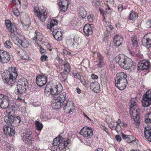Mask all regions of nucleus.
<instances>
[{"mask_svg": "<svg viewBox=\"0 0 151 151\" xmlns=\"http://www.w3.org/2000/svg\"><path fill=\"white\" fill-rule=\"evenodd\" d=\"M123 6L122 4H119L118 6V10L119 12H121L123 10Z\"/></svg>", "mask_w": 151, "mask_h": 151, "instance_id": "obj_54", "label": "nucleus"}, {"mask_svg": "<svg viewBox=\"0 0 151 151\" xmlns=\"http://www.w3.org/2000/svg\"><path fill=\"white\" fill-rule=\"evenodd\" d=\"M93 15H91V14L88 16L87 17V19L88 21L90 22H92L93 21V19L92 16Z\"/></svg>", "mask_w": 151, "mask_h": 151, "instance_id": "obj_49", "label": "nucleus"}, {"mask_svg": "<svg viewBox=\"0 0 151 151\" xmlns=\"http://www.w3.org/2000/svg\"><path fill=\"white\" fill-rule=\"evenodd\" d=\"M146 28H148L151 27V19H149L144 25Z\"/></svg>", "mask_w": 151, "mask_h": 151, "instance_id": "obj_44", "label": "nucleus"}, {"mask_svg": "<svg viewBox=\"0 0 151 151\" xmlns=\"http://www.w3.org/2000/svg\"><path fill=\"white\" fill-rule=\"evenodd\" d=\"M93 25L92 24H86L83 28L84 32L86 35L88 36L93 33Z\"/></svg>", "mask_w": 151, "mask_h": 151, "instance_id": "obj_23", "label": "nucleus"}, {"mask_svg": "<svg viewBox=\"0 0 151 151\" xmlns=\"http://www.w3.org/2000/svg\"><path fill=\"white\" fill-rule=\"evenodd\" d=\"M79 16L83 18H84L86 17L87 12L85 10L84 7L80 6L78 7L77 9Z\"/></svg>", "mask_w": 151, "mask_h": 151, "instance_id": "obj_29", "label": "nucleus"}, {"mask_svg": "<svg viewBox=\"0 0 151 151\" xmlns=\"http://www.w3.org/2000/svg\"><path fill=\"white\" fill-rule=\"evenodd\" d=\"M132 45L135 47H137L138 46L137 42V36H133L131 38Z\"/></svg>", "mask_w": 151, "mask_h": 151, "instance_id": "obj_34", "label": "nucleus"}, {"mask_svg": "<svg viewBox=\"0 0 151 151\" xmlns=\"http://www.w3.org/2000/svg\"><path fill=\"white\" fill-rule=\"evenodd\" d=\"M130 109H137V106L136 102L134 101H131L129 102Z\"/></svg>", "mask_w": 151, "mask_h": 151, "instance_id": "obj_38", "label": "nucleus"}, {"mask_svg": "<svg viewBox=\"0 0 151 151\" xmlns=\"http://www.w3.org/2000/svg\"><path fill=\"white\" fill-rule=\"evenodd\" d=\"M13 1L15 2L16 4H20L21 2L19 0H13Z\"/></svg>", "mask_w": 151, "mask_h": 151, "instance_id": "obj_63", "label": "nucleus"}, {"mask_svg": "<svg viewBox=\"0 0 151 151\" xmlns=\"http://www.w3.org/2000/svg\"><path fill=\"white\" fill-rule=\"evenodd\" d=\"M64 71L67 73H69L70 72V67L69 63L68 62H66L64 64Z\"/></svg>", "mask_w": 151, "mask_h": 151, "instance_id": "obj_35", "label": "nucleus"}, {"mask_svg": "<svg viewBox=\"0 0 151 151\" xmlns=\"http://www.w3.org/2000/svg\"><path fill=\"white\" fill-rule=\"evenodd\" d=\"M115 60L121 68L125 70L129 69L135 64L131 58L124 55L120 54L116 56Z\"/></svg>", "mask_w": 151, "mask_h": 151, "instance_id": "obj_3", "label": "nucleus"}, {"mask_svg": "<svg viewBox=\"0 0 151 151\" xmlns=\"http://www.w3.org/2000/svg\"><path fill=\"white\" fill-rule=\"evenodd\" d=\"M106 72L104 70H102L101 72V81L103 80L104 78H106Z\"/></svg>", "mask_w": 151, "mask_h": 151, "instance_id": "obj_46", "label": "nucleus"}, {"mask_svg": "<svg viewBox=\"0 0 151 151\" xmlns=\"http://www.w3.org/2000/svg\"><path fill=\"white\" fill-rule=\"evenodd\" d=\"M22 25H23V27L25 29H26L28 27H29V26L28 24H25L22 22Z\"/></svg>", "mask_w": 151, "mask_h": 151, "instance_id": "obj_62", "label": "nucleus"}, {"mask_svg": "<svg viewBox=\"0 0 151 151\" xmlns=\"http://www.w3.org/2000/svg\"><path fill=\"white\" fill-rule=\"evenodd\" d=\"M101 128L105 132H106L108 134H109V132L108 130V129L106 127L104 126H102V127H101Z\"/></svg>", "mask_w": 151, "mask_h": 151, "instance_id": "obj_56", "label": "nucleus"}, {"mask_svg": "<svg viewBox=\"0 0 151 151\" xmlns=\"http://www.w3.org/2000/svg\"><path fill=\"white\" fill-rule=\"evenodd\" d=\"M91 77H92V78L93 79H97L98 78V76H97L93 74H92Z\"/></svg>", "mask_w": 151, "mask_h": 151, "instance_id": "obj_59", "label": "nucleus"}, {"mask_svg": "<svg viewBox=\"0 0 151 151\" xmlns=\"http://www.w3.org/2000/svg\"><path fill=\"white\" fill-rule=\"evenodd\" d=\"M9 111H6V112L7 114L5 116L4 118V122L8 125H14V124H16L17 123L18 120H15V123H13L12 122V119L14 118V114L15 113V110H13V109H11Z\"/></svg>", "mask_w": 151, "mask_h": 151, "instance_id": "obj_14", "label": "nucleus"}, {"mask_svg": "<svg viewBox=\"0 0 151 151\" xmlns=\"http://www.w3.org/2000/svg\"><path fill=\"white\" fill-rule=\"evenodd\" d=\"M12 11L15 16H18L19 15V12L18 10V9L16 6H14L13 7Z\"/></svg>", "mask_w": 151, "mask_h": 151, "instance_id": "obj_39", "label": "nucleus"}, {"mask_svg": "<svg viewBox=\"0 0 151 151\" xmlns=\"http://www.w3.org/2000/svg\"><path fill=\"white\" fill-rule=\"evenodd\" d=\"M145 120L149 125H147V126L145 127L144 134L148 140L151 142V112L145 115Z\"/></svg>", "mask_w": 151, "mask_h": 151, "instance_id": "obj_9", "label": "nucleus"}, {"mask_svg": "<svg viewBox=\"0 0 151 151\" xmlns=\"http://www.w3.org/2000/svg\"><path fill=\"white\" fill-rule=\"evenodd\" d=\"M40 52L41 54H45L46 52V50L41 46L40 47Z\"/></svg>", "mask_w": 151, "mask_h": 151, "instance_id": "obj_51", "label": "nucleus"}, {"mask_svg": "<svg viewBox=\"0 0 151 151\" xmlns=\"http://www.w3.org/2000/svg\"><path fill=\"white\" fill-rule=\"evenodd\" d=\"M14 119H12V123H15V120L16 119V121L17 120V119L18 120L17 121V124H14V125H12V126H13L14 127H17L20 124V122L21 121V118L19 116H15L14 114Z\"/></svg>", "mask_w": 151, "mask_h": 151, "instance_id": "obj_32", "label": "nucleus"}, {"mask_svg": "<svg viewBox=\"0 0 151 151\" xmlns=\"http://www.w3.org/2000/svg\"><path fill=\"white\" fill-rule=\"evenodd\" d=\"M68 98V96L65 92L60 94L59 96L53 97L51 101V105L52 108L57 110L61 107H63L64 101Z\"/></svg>", "mask_w": 151, "mask_h": 151, "instance_id": "obj_7", "label": "nucleus"}, {"mask_svg": "<svg viewBox=\"0 0 151 151\" xmlns=\"http://www.w3.org/2000/svg\"><path fill=\"white\" fill-rule=\"evenodd\" d=\"M138 140H137V139L136 138H134V140H131V142L130 143H131L133 144L134 145H137V143Z\"/></svg>", "mask_w": 151, "mask_h": 151, "instance_id": "obj_53", "label": "nucleus"}, {"mask_svg": "<svg viewBox=\"0 0 151 151\" xmlns=\"http://www.w3.org/2000/svg\"><path fill=\"white\" fill-rule=\"evenodd\" d=\"M1 143L2 145L4 147L6 146L7 147L9 145V143L6 141H4V140L2 141L1 142Z\"/></svg>", "mask_w": 151, "mask_h": 151, "instance_id": "obj_48", "label": "nucleus"}, {"mask_svg": "<svg viewBox=\"0 0 151 151\" xmlns=\"http://www.w3.org/2000/svg\"><path fill=\"white\" fill-rule=\"evenodd\" d=\"M47 58V55H43L41 56L40 58V59L41 60L44 61L46 60V59Z\"/></svg>", "mask_w": 151, "mask_h": 151, "instance_id": "obj_55", "label": "nucleus"}, {"mask_svg": "<svg viewBox=\"0 0 151 151\" xmlns=\"http://www.w3.org/2000/svg\"><path fill=\"white\" fill-rule=\"evenodd\" d=\"M44 93L46 96L50 97H53V96H54L50 88V87L48 86V85H47L45 88Z\"/></svg>", "mask_w": 151, "mask_h": 151, "instance_id": "obj_30", "label": "nucleus"}, {"mask_svg": "<svg viewBox=\"0 0 151 151\" xmlns=\"http://www.w3.org/2000/svg\"><path fill=\"white\" fill-rule=\"evenodd\" d=\"M4 46L7 48H10L12 46L11 42L9 40H6L4 44Z\"/></svg>", "mask_w": 151, "mask_h": 151, "instance_id": "obj_40", "label": "nucleus"}, {"mask_svg": "<svg viewBox=\"0 0 151 151\" xmlns=\"http://www.w3.org/2000/svg\"><path fill=\"white\" fill-rule=\"evenodd\" d=\"M115 138L116 140L118 142H120L121 141V137L119 135L115 136Z\"/></svg>", "mask_w": 151, "mask_h": 151, "instance_id": "obj_52", "label": "nucleus"}, {"mask_svg": "<svg viewBox=\"0 0 151 151\" xmlns=\"http://www.w3.org/2000/svg\"><path fill=\"white\" fill-rule=\"evenodd\" d=\"M34 11L35 14V15L38 17L39 20L42 22H44L46 18L47 12L45 9H42L41 8L35 7L34 8Z\"/></svg>", "mask_w": 151, "mask_h": 151, "instance_id": "obj_12", "label": "nucleus"}, {"mask_svg": "<svg viewBox=\"0 0 151 151\" xmlns=\"http://www.w3.org/2000/svg\"><path fill=\"white\" fill-rule=\"evenodd\" d=\"M73 103L67 99L63 102V108L64 112L67 114H70L74 110L73 108Z\"/></svg>", "mask_w": 151, "mask_h": 151, "instance_id": "obj_15", "label": "nucleus"}, {"mask_svg": "<svg viewBox=\"0 0 151 151\" xmlns=\"http://www.w3.org/2000/svg\"><path fill=\"white\" fill-rule=\"evenodd\" d=\"M29 86L28 82L26 78H22L19 80L14 91L15 94L18 96V99L22 100L20 97L26 93Z\"/></svg>", "mask_w": 151, "mask_h": 151, "instance_id": "obj_2", "label": "nucleus"}, {"mask_svg": "<svg viewBox=\"0 0 151 151\" xmlns=\"http://www.w3.org/2000/svg\"><path fill=\"white\" fill-rule=\"evenodd\" d=\"M4 131L5 134L8 136H12L15 134L14 129L9 126H6L4 128Z\"/></svg>", "mask_w": 151, "mask_h": 151, "instance_id": "obj_25", "label": "nucleus"}, {"mask_svg": "<svg viewBox=\"0 0 151 151\" xmlns=\"http://www.w3.org/2000/svg\"><path fill=\"white\" fill-rule=\"evenodd\" d=\"M48 86L50 87L54 96L60 94L63 89L61 84L56 80H54L50 82V85H48Z\"/></svg>", "mask_w": 151, "mask_h": 151, "instance_id": "obj_11", "label": "nucleus"}, {"mask_svg": "<svg viewBox=\"0 0 151 151\" xmlns=\"http://www.w3.org/2000/svg\"><path fill=\"white\" fill-rule=\"evenodd\" d=\"M69 139L65 141L55 138L53 140L52 149H53V150L55 151H65V147L69 144Z\"/></svg>", "mask_w": 151, "mask_h": 151, "instance_id": "obj_8", "label": "nucleus"}, {"mask_svg": "<svg viewBox=\"0 0 151 151\" xmlns=\"http://www.w3.org/2000/svg\"><path fill=\"white\" fill-rule=\"evenodd\" d=\"M9 149H8V151H15L14 148L11 146H9Z\"/></svg>", "mask_w": 151, "mask_h": 151, "instance_id": "obj_61", "label": "nucleus"}, {"mask_svg": "<svg viewBox=\"0 0 151 151\" xmlns=\"http://www.w3.org/2000/svg\"><path fill=\"white\" fill-rule=\"evenodd\" d=\"M142 43L147 48L149 49L151 48V33L145 35L141 41Z\"/></svg>", "mask_w": 151, "mask_h": 151, "instance_id": "obj_18", "label": "nucleus"}, {"mask_svg": "<svg viewBox=\"0 0 151 151\" xmlns=\"http://www.w3.org/2000/svg\"><path fill=\"white\" fill-rule=\"evenodd\" d=\"M129 54L132 56H134L136 54H134L130 50H129Z\"/></svg>", "mask_w": 151, "mask_h": 151, "instance_id": "obj_64", "label": "nucleus"}, {"mask_svg": "<svg viewBox=\"0 0 151 151\" xmlns=\"http://www.w3.org/2000/svg\"><path fill=\"white\" fill-rule=\"evenodd\" d=\"M142 104L145 107L151 105V89L147 91L143 96Z\"/></svg>", "mask_w": 151, "mask_h": 151, "instance_id": "obj_16", "label": "nucleus"}, {"mask_svg": "<svg viewBox=\"0 0 151 151\" xmlns=\"http://www.w3.org/2000/svg\"><path fill=\"white\" fill-rule=\"evenodd\" d=\"M47 78V75L45 74L42 73L37 76L36 83L39 86L42 87L46 83Z\"/></svg>", "mask_w": 151, "mask_h": 151, "instance_id": "obj_17", "label": "nucleus"}, {"mask_svg": "<svg viewBox=\"0 0 151 151\" xmlns=\"http://www.w3.org/2000/svg\"><path fill=\"white\" fill-rule=\"evenodd\" d=\"M10 59V56L6 52L0 50V62L2 63H7Z\"/></svg>", "mask_w": 151, "mask_h": 151, "instance_id": "obj_19", "label": "nucleus"}, {"mask_svg": "<svg viewBox=\"0 0 151 151\" xmlns=\"http://www.w3.org/2000/svg\"><path fill=\"white\" fill-rule=\"evenodd\" d=\"M68 98V96L65 92L60 94L59 96L53 97L51 101V105L52 108L57 110L61 107H63L64 101Z\"/></svg>", "mask_w": 151, "mask_h": 151, "instance_id": "obj_6", "label": "nucleus"}, {"mask_svg": "<svg viewBox=\"0 0 151 151\" xmlns=\"http://www.w3.org/2000/svg\"><path fill=\"white\" fill-rule=\"evenodd\" d=\"M129 112L133 119H136L137 120L139 119L140 117L139 113L137 112V108L129 109Z\"/></svg>", "mask_w": 151, "mask_h": 151, "instance_id": "obj_28", "label": "nucleus"}, {"mask_svg": "<svg viewBox=\"0 0 151 151\" xmlns=\"http://www.w3.org/2000/svg\"><path fill=\"white\" fill-rule=\"evenodd\" d=\"M126 73L121 72L116 74L115 78V86L120 90H124L126 87L128 82Z\"/></svg>", "mask_w": 151, "mask_h": 151, "instance_id": "obj_4", "label": "nucleus"}, {"mask_svg": "<svg viewBox=\"0 0 151 151\" xmlns=\"http://www.w3.org/2000/svg\"><path fill=\"white\" fill-rule=\"evenodd\" d=\"M108 124L109 127L111 129H112L113 128L114 125V122H108Z\"/></svg>", "mask_w": 151, "mask_h": 151, "instance_id": "obj_47", "label": "nucleus"}, {"mask_svg": "<svg viewBox=\"0 0 151 151\" xmlns=\"http://www.w3.org/2000/svg\"><path fill=\"white\" fill-rule=\"evenodd\" d=\"M141 24V22L140 21H137L135 23V25L138 27H139L140 26Z\"/></svg>", "mask_w": 151, "mask_h": 151, "instance_id": "obj_57", "label": "nucleus"}, {"mask_svg": "<svg viewBox=\"0 0 151 151\" xmlns=\"http://www.w3.org/2000/svg\"><path fill=\"white\" fill-rule=\"evenodd\" d=\"M69 2L68 0H60L59 3V6L61 12L66 11L68 7Z\"/></svg>", "mask_w": 151, "mask_h": 151, "instance_id": "obj_22", "label": "nucleus"}, {"mask_svg": "<svg viewBox=\"0 0 151 151\" xmlns=\"http://www.w3.org/2000/svg\"><path fill=\"white\" fill-rule=\"evenodd\" d=\"M35 125L36 129L39 131H41L43 128V126L42 123L38 121H35Z\"/></svg>", "mask_w": 151, "mask_h": 151, "instance_id": "obj_37", "label": "nucleus"}, {"mask_svg": "<svg viewBox=\"0 0 151 151\" xmlns=\"http://www.w3.org/2000/svg\"><path fill=\"white\" fill-rule=\"evenodd\" d=\"M19 45H20L22 47H25L26 46L25 45V42H26L25 39L24 37H21L16 39Z\"/></svg>", "mask_w": 151, "mask_h": 151, "instance_id": "obj_31", "label": "nucleus"}, {"mask_svg": "<svg viewBox=\"0 0 151 151\" xmlns=\"http://www.w3.org/2000/svg\"><path fill=\"white\" fill-rule=\"evenodd\" d=\"M121 126H122L124 127H127V124L125 123L124 122H122L121 123V125H120V127H121Z\"/></svg>", "mask_w": 151, "mask_h": 151, "instance_id": "obj_60", "label": "nucleus"}, {"mask_svg": "<svg viewBox=\"0 0 151 151\" xmlns=\"http://www.w3.org/2000/svg\"><path fill=\"white\" fill-rule=\"evenodd\" d=\"M74 76L75 78H77L78 79H80L81 78L80 75L78 73H73Z\"/></svg>", "mask_w": 151, "mask_h": 151, "instance_id": "obj_58", "label": "nucleus"}, {"mask_svg": "<svg viewBox=\"0 0 151 151\" xmlns=\"http://www.w3.org/2000/svg\"><path fill=\"white\" fill-rule=\"evenodd\" d=\"M58 22V20L53 19L51 20L50 23L47 24V27L52 32L53 36L55 39L60 42L62 40L63 31L60 29H55L56 27H55Z\"/></svg>", "mask_w": 151, "mask_h": 151, "instance_id": "obj_5", "label": "nucleus"}, {"mask_svg": "<svg viewBox=\"0 0 151 151\" xmlns=\"http://www.w3.org/2000/svg\"><path fill=\"white\" fill-rule=\"evenodd\" d=\"M35 34L36 35L35 36L38 38H40V36L42 35V34L40 32H39L37 30H36L35 31Z\"/></svg>", "mask_w": 151, "mask_h": 151, "instance_id": "obj_50", "label": "nucleus"}, {"mask_svg": "<svg viewBox=\"0 0 151 151\" xmlns=\"http://www.w3.org/2000/svg\"><path fill=\"white\" fill-rule=\"evenodd\" d=\"M96 59L98 60V65L99 67L101 68L104 65V56L100 53L97 52Z\"/></svg>", "mask_w": 151, "mask_h": 151, "instance_id": "obj_26", "label": "nucleus"}, {"mask_svg": "<svg viewBox=\"0 0 151 151\" xmlns=\"http://www.w3.org/2000/svg\"><path fill=\"white\" fill-rule=\"evenodd\" d=\"M18 73L16 67H10L8 70H5L2 73L1 76L3 82L11 87L16 82Z\"/></svg>", "mask_w": 151, "mask_h": 151, "instance_id": "obj_1", "label": "nucleus"}, {"mask_svg": "<svg viewBox=\"0 0 151 151\" xmlns=\"http://www.w3.org/2000/svg\"><path fill=\"white\" fill-rule=\"evenodd\" d=\"M132 137V135H127V137L125 138L124 140L125 142L127 143H130L131 142V138Z\"/></svg>", "mask_w": 151, "mask_h": 151, "instance_id": "obj_43", "label": "nucleus"}, {"mask_svg": "<svg viewBox=\"0 0 151 151\" xmlns=\"http://www.w3.org/2000/svg\"><path fill=\"white\" fill-rule=\"evenodd\" d=\"M136 17L135 14L133 11H131V13L129 15V19L130 20H133Z\"/></svg>", "mask_w": 151, "mask_h": 151, "instance_id": "obj_42", "label": "nucleus"}, {"mask_svg": "<svg viewBox=\"0 0 151 151\" xmlns=\"http://www.w3.org/2000/svg\"><path fill=\"white\" fill-rule=\"evenodd\" d=\"M5 24L9 31L10 32L11 37L12 38L14 37L17 33V29L15 24L12 23L9 19H6L5 21Z\"/></svg>", "mask_w": 151, "mask_h": 151, "instance_id": "obj_13", "label": "nucleus"}, {"mask_svg": "<svg viewBox=\"0 0 151 151\" xmlns=\"http://www.w3.org/2000/svg\"><path fill=\"white\" fill-rule=\"evenodd\" d=\"M80 134L81 135H83L84 138L88 139L91 136L93 135V132L91 129L89 128V127H88L81 129Z\"/></svg>", "mask_w": 151, "mask_h": 151, "instance_id": "obj_21", "label": "nucleus"}, {"mask_svg": "<svg viewBox=\"0 0 151 151\" xmlns=\"http://www.w3.org/2000/svg\"><path fill=\"white\" fill-rule=\"evenodd\" d=\"M73 50H77L79 47V45L77 43L71 42L68 45Z\"/></svg>", "mask_w": 151, "mask_h": 151, "instance_id": "obj_36", "label": "nucleus"}, {"mask_svg": "<svg viewBox=\"0 0 151 151\" xmlns=\"http://www.w3.org/2000/svg\"><path fill=\"white\" fill-rule=\"evenodd\" d=\"M68 73H65L64 71L61 72L59 75V77L62 81L65 82L66 81L68 76Z\"/></svg>", "mask_w": 151, "mask_h": 151, "instance_id": "obj_33", "label": "nucleus"}, {"mask_svg": "<svg viewBox=\"0 0 151 151\" xmlns=\"http://www.w3.org/2000/svg\"><path fill=\"white\" fill-rule=\"evenodd\" d=\"M150 67V63L145 60L140 61L137 65V70L139 72L144 70L149 69Z\"/></svg>", "mask_w": 151, "mask_h": 151, "instance_id": "obj_20", "label": "nucleus"}, {"mask_svg": "<svg viewBox=\"0 0 151 151\" xmlns=\"http://www.w3.org/2000/svg\"><path fill=\"white\" fill-rule=\"evenodd\" d=\"M123 38L119 35L115 36L113 40L114 45L115 47H119L122 45L123 42Z\"/></svg>", "mask_w": 151, "mask_h": 151, "instance_id": "obj_24", "label": "nucleus"}, {"mask_svg": "<svg viewBox=\"0 0 151 151\" xmlns=\"http://www.w3.org/2000/svg\"><path fill=\"white\" fill-rule=\"evenodd\" d=\"M108 8H106V11H104V10L103 9H101L100 8H99V10L101 14L102 15V16H106V13L107 12V9L110 10V7L108 6Z\"/></svg>", "mask_w": 151, "mask_h": 151, "instance_id": "obj_41", "label": "nucleus"}, {"mask_svg": "<svg viewBox=\"0 0 151 151\" xmlns=\"http://www.w3.org/2000/svg\"><path fill=\"white\" fill-rule=\"evenodd\" d=\"M90 88L95 93H97L99 92L100 85L97 82L91 83L90 85Z\"/></svg>", "mask_w": 151, "mask_h": 151, "instance_id": "obj_27", "label": "nucleus"}, {"mask_svg": "<svg viewBox=\"0 0 151 151\" xmlns=\"http://www.w3.org/2000/svg\"><path fill=\"white\" fill-rule=\"evenodd\" d=\"M92 1V3L96 5V6H99L101 5V3L100 0H91Z\"/></svg>", "mask_w": 151, "mask_h": 151, "instance_id": "obj_45", "label": "nucleus"}, {"mask_svg": "<svg viewBox=\"0 0 151 151\" xmlns=\"http://www.w3.org/2000/svg\"><path fill=\"white\" fill-rule=\"evenodd\" d=\"M22 140L25 144L28 146H32L34 143V138L32 132L29 129H25L21 134Z\"/></svg>", "mask_w": 151, "mask_h": 151, "instance_id": "obj_10", "label": "nucleus"}]
</instances>
